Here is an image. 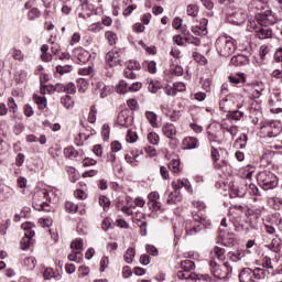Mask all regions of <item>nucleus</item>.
<instances>
[{
    "label": "nucleus",
    "instance_id": "obj_1",
    "mask_svg": "<svg viewBox=\"0 0 282 282\" xmlns=\"http://www.w3.org/2000/svg\"><path fill=\"white\" fill-rule=\"evenodd\" d=\"M215 48L219 56L228 58L232 56L237 50V40L228 35H221L216 40Z\"/></svg>",
    "mask_w": 282,
    "mask_h": 282
},
{
    "label": "nucleus",
    "instance_id": "obj_2",
    "mask_svg": "<svg viewBox=\"0 0 282 282\" xmlns=\"http://www.w3.org/2000/svg\"><path fill=\"white\" fill-rule=\"evenodd\" d=\"M209 270L219 281H228L232 276V265L230 262H225L224 264H218L215 260L209 262Z\"/></svg>",
    "mask_w": 282,
    "mask_h": 282
},
{
    "label": "nucleus",
    "instance_id": "obj_3",
    "mask_svg": "<svg viewBox=\"0 0 282 282\" xmlns=\"http://www.w3.org/2000/svg\"><path fill=\"white\" fill-rule=\"evenodd\" d=\"M259 19L260 20H257V22L261 28L256 31L257 37L260 40L270 39L272 36V29H270V25L276 23V15H264L259 17Z\"/></svg>",
    "mask_w": 282,
    "mask_h": 282
},
{
    "label": "nucleus",
    "instance_id": "obj_4",
    "mask_svg": "<svg viewBox=\"0 0 282 282\" xmlns=\"http://www.w3.org/2000/svg\"><path fill=\"white\" fill-rule=\"evenodd\" d=\"M257 182L263 191H272L279 186V177L268 170L257 174Z\"/></svg>",
    "mask_w": 282,
    "mask_h": 282
},
{
    "label": "nucleus",
    "instance_id": "obj_5",
    "mask_svg": "<svg viewBox=\"0 0 282 282\" xmlns=\"http://www.w3.org/2000/svg\"><path fill=\"white\" fill-rule=\"evenodd\" d=\"M239 282H258L262 279H265V270L261 268H256L252 270L251 268H243L239 275Z\"/></svg>",
    "mask_w": 282,
    "mask_h": 282
},
{
    "label": "nucleus",
    "instance_id": "obj_6",
    "mask_svg": "<svg viewBox=\"0 0 282 282\" xmlns=\"http://www.w3.org/2000/svg\"><path fill=\"white\" fill-rule=\"evenodd\" d=\"M248 10L254 14L257 21H260L259 17H276L263 0H252L248 6Z\"/></svg>",
    "mask_w": 282,
    "mask_h": 282
},
{
    "label": "nucleus",
    "instance_id": "obj_7",
    "mask_svg": "<svg viewBox=\"0 0 282 282\" xmlns=\"http://www.w3.org/2000/svg\"><path fill=\"white\" fill-rule=\"evenodd\" d=\"M50 191L47 189H39L33 195V208L35 210H45L46 213H50Z\"/></svg>",
    "mask_w": 282,
    "mask_h": 282
},
{
    "label": "nucleus",
    "instance_id": "obj_8",
    "mask_svg": "<svg viewBox=\"0 0 282 282\" xmlns=\"http://www.w3.org/2000/svg\"><path fill=\"white\" fill-rule=\"evenodd\" d=\"M192 270H195V262L193 260H183L181 262V270L176 273L177 279L182 281H193L195 276H193Z\"/></svg>",
    "mask_w": 282,
    "mask_h": 282
},
{
    "label": "nucleus",
    "instance_id": "obj_9",
    "mask_svg": "<svg viewBox=\"0 0 282 282\" xmlns=\"http://www.w3.org/2000/svg\"><path fill=\"white\" fill-rule=\"evenodd\" d=\"M80 4L77 7V12L79 19H89L90 17H94V4L89 3L88 0H79Z\"/></svg>",
    "mask_w": 282,
    "mask_h": 282
},
{
    "label": "nucleus",
    "instance_id": "obj_10",
    "mask_svg": "<svg viewBox=\"0 0 282 282\" xmlns=\"http://www.w3.org/2000/svg\"><path fill=\"white\" fill-rule=\"evenodd\" d=\"M274 129L268 132V138H276L281 133V122L274 120H265L260 122V129Z\"/></svg>",
    "mask_w": 282,
    "mask_h": 282
},
{
    "label": "nucleus",
    "instance_id": "obj_11",
    "mask_svg": "<svg viewBox=\"0 0 282 282\" xmlns=\"http://www.w3.org/2000/svg\"><path fill=\"white\" fill-rule=\"evenodd\" d=\"M195 36H206L208 34V19L202 18L199 24L192 26Z\"/></svg>",
    "mask_w": 282,
    "mask_h": 282
},
{
    "label": "nucleus",
    "instance_id": "obj_12",
    "mask_svg": "<svg viewBox=\"0 0 282 282\" xmlns=\"http://www.w3.org/2000/svg\"><path fill=\"white\" fill-rule=\"evenodd\" d=\"M117 58H120V50L118 48L109 51L106 54V62L110 63V67H113L116 65H122V61L120 59L116 61Z\"/></svg>",
    "mask_w": 282,
    "mask_h": 282
},
{
    "label": "nucleus",
    "instance_id": "obj_13",
    "mask_svg": "<svg viewBox=\"0 0 282 282\" xmlns=\"http://www.w3.org/2000/svg\"><path fill=\"white\" fill-rule=\"evenodd\" d=\"M185 150L199 149V140L195 137H185L182 141Z\"/></svg>",
    "mask_w": 282,
    "mask_h": 282
},
{
    "label": "nucleus",
    "instance_id": "obj_14",
    "mask_svg": "<svg viewBox=\"0 0 282 282\" xmlns=\"http://www.w3.org/2000/svg\"><path fill=\"white\" fill-rule=\"evenodd\" d=\"M117 124H120V127H124L126 129L129 128L131 124V117H129V110H122L119 112L117 118Z\"/></svg>",
    "mask_w": 282,
    "mask_h": 282
},
{
    "label": "nucleus",
    "instance_id": "obj_15",
    "mask_svg": "<svg viewBox=\"0 0 282 282\" xmlns=\"http://www.w3.org/2000/svg\"><path fill=\"white\" fill-rule=\"evenodd\" d=\"M204 228V225H195L192 220L186 221L185 230L186 235H197V232H202V229Z\"/></svg>",
    "mask_w": 282,
    "mask_h": 282
},
{
    "label": "nucleus",
    "instance_id": "obj_16",
    "mask_svg": "<svg viewBox=\"0 0 282 282\" xmlns=\"http://www.w3.org/2000/svg\"><path fill=\"white\" fill-rule=\"evenodd\" d=\"M227 257L230 261L234 263H237L238 261H241L243 257H246V251L243 249H238L236 251H229L227 253Z\"/></svg>",
    "mask_w": 282,
    "mask_h": 282
},
{
    "label": "nucleus",
    "instance_id": "obj_17",
    "mask_svg": "<svg viewBox=\"0 0 282 282\" xmlns=\"http://www.w3.org/2000/svg\"><path fill=\"white\" fill-rule=\"evenodd\" d=\"M229 21L234 25H241V23L246 21V13H242L241 11H236L229 17Z\"/></svg>",
    "mask_w": 282,
    "mask_h": 282
},
{
    "label": "nucleus",
    "instance_id": "obj_18",
    "mask_svg": "<svg viewBox=\"0 0 282 282\" xmlns=\"http://www.w3.org/2000/svg\"><path fill=\"white\" fill-rule=\"evenodd\" d=\"M248 63V56L243 54H238L231 57L230 65H234L235 67H241V65H247Z\"/></svg>",
    "mask_w": 282,
    "mask_h": 282
},
{
    "label": "nucleus",
    "instance_id": "obj_19",
    "mask_svg": "<svg viewBox=\"0 0 282 282\" xmlns=\"http://www.w3.org/2000/svg\"><path fill=\"white\" fill-rule=\"evenodd\" d=\"M162 132L165 138L173 140V137L175 135V133H177V130L175 129V126L173 123H166L165 126H163Z\"/></svg>",
    "mask_w": 282,
    "mask_h": 282
},
{
    "label": "nucleus",
    "instance_id": "obj_20",
    "mask_svg": "<svg viewBox=\"0 0 282 282\" xmlns=\"http://www.w3.org/2000/svg\"><path fill=\"white\" fill-rule=\"evenodd\" d=\"M43 278L45 281H50V279H61V273L52 268H46L43 272Z\"/></svg>",
    "mask_w": 282,
    "mask_h": 282
},
{
    "label": "nucleus",
    "instance_id": "obj_21",
    "mask_svg": "<svg viewBox=\"0 0 282 282\" xmlns=\"http://www.w3.org/2000/svg\"><path fill=\"white\" fill-rule=\"evenodd\" d=\"M182 199V196L180 195V192L177 189H174V192L170 193L166 199V204H177Z\"/></svg>",
    "mask_w": 282,
    "mask_h": 282
},
{
    "label": "nucleus",
    "instance_id": "obj_22",
    "mask_svg": "<svg viewBox=\"0 0 282 282\" xmlns=\"http://www.w3.org/2000/svg\"><path fill=\"white\" fill-rule=\"evenodd\" d=\"M145 118L150 122L151 127L158 128V115L153 111H145Z\"/></svg>",
    "mask_w": 282,
    "mask_h": 282
},
{
    "label": "nucleus",
    "instance_id": "obj_23",
    "mask_svg": "<svg viewBox=\"0 0 282 282\" xmlns=\"http://www.w3.org/2000/svg\"><path fill=\"white\" fill-rule=\"evenodd\" d=\"M142 66L148 69V72L150 74H155L158 72V64L155 63V61H144Z\"/></svg>",
    "mask_w": 282,
    "mask_h": 282
},
{
    "label": "nucleus",
    "instance_id": "obj_24",
    "mask_svg": "<svg viewBox=\"0 0 282 282\" xmlns=\"http://www.w3.org/2000/svg\"><path fill=\"white\" fill-rule=\"evenodd\" d=\"M193 219L196 224H199V226H205V228H210V223L206 220V218L202 217L199 214H192Z\"/></svg>",
    "mask_w": 282,
    "mask_h": 282
},
{
    "label": "nucleus",
    "instance_id": "obj_25",
    "mask_svg": "<svg viewBox=\"0 0 282 282\" xmlns=\"http://www.w3.org/2000/svg\"><path fill=\"white\" fill-rule=\"evenodd\" d=\"M161 88L162 84L159 80H150L148 85V90L151 91V94H158Z\"/></svg>",
    "mask_w": 282,
    "mask_h": 282
},
{
    "label": "nucleus",
    "instance_id": "obj_26",
    "mask_svg": "<svg viewBox=\"0 0 282 282\" xmlns=\"http://www.w3.org/2000/svg\"><path fill=\"white\" fill-rule=\"evenodd\" d=\"M132 155V156H131ZM130 154L124 155L126 162L130 164L131 166H138V158H140V154H135L133 151Z\"/></svg>",
    "mask_w": 282,
    "mask_h": 282
},
{
    "label": "nucleus",
    "instance_id": "obj_27",
    "mask_svg": "<svg viewBox=\"0 0 282 282\" xmlns=\"http://www.w3.org/2000/svg\"><path fill=\"white\" fill-rule=\"evenodd\" d=\"M29 21H36V19H41V10L39 8H31L28 12Z\"/></svg>",
    "mask_w": 282,
    "mask_h": 282
},
{
    "label": "nucleus",
    "instance_id": "obj_28",
    "mask_svg": "<svg viewBox=\"0 0 282 282\" xmlns=\"http://www.w3.org/2000/svg\"><path fill=\"white\" fill-rule=\"evenodd\" d=\"M33 100L36 102L39 109H45L47 107V98L39 95H33Z\"/></svg>",
    "mask_w": 282,
    "mask_h": 282
},
{
    "label": "nucleus",
    "instance_id": "obj_29",
    "mask_svg": "<svg viewBox=\"0 0 282 282\" xmlns=\"http://www.w3.org/2000/svg\"><path fill=\"white\" fill-rule=\"evenodd\" d=\"M169 169L172 173H180L182 171L180 159H174L169 163Z\"/></svg>",
    "mask_w": 282,
    "mask_h": 282
},
{
    "label": "nucleus",
    "instance_id": "obj_30",
    "mask_svg": "<svg viewBox=\"0 0 282 282\" xmlns=\"http://www.w3.org/2000/svg\"><path fill=\"white\" fill-rule=\"evenodd\" d=\"M64 155L68 158V160H74V158H78V151H76L74 147H68L64 149Z\"/></svg>",
    "mask_w": 282,
    "mask_h": 282
},
{
    "label": "nucleus",
    "instance_id": "obj_31",
    "mask_svg": "<svg viewBox=\"0 0 282 282\" xmlns=\"http://www.w3.org/2000/svg\"><path fill=\"white\" fill-rule=\"evenodd\" d=\"M135 257V249L129 247L123 256L126 263H133Z\"/></svg>",
    "mask_w": 282,
    "mask_h": 282
},
{
    "label": "nucleus",
    "instance_id": "obj_32",
    "mask_svg": "<svg viewBox=\"0 0 282 282\" xmlns=\"http://www.w3.org/2000/svg\"><path fill=\"white\" fill-rule=\"evenodd\" d=\"M70 249L74 252H83V239L77 238L73 242H70Z\"/></svg>",
    "mask_w": 282,
    "mask_h": 282
},
{
    "label": "nucleus",
    "instance_id": "obj_33",
    "mask_svg": "<svg viewBox=\"0 0 282 282\" xmlns=\"http://www.w3.org/2000/svg\"><path fill=\"white\" fill-rule=\"evenodd\" d=\"M117 94H127L129 91V84L124 80H120L116 87Z\"/></svg>",
    "mask_w": 282,
    "mask_h": 282
},
{
    "label": "nucleus",
    "instance_id": "obj_34",
    "mask_svg": "<svg viewBox=\"0 0 282 282\" xmlns=\"http://www.w3.org/2000/svg\"><path fill=\"white\" fill-rule=\"evenodd\" d=\"M61 102L66 109H74V101H72V96L66 95L62 97Z\"/></svg>",
    "mask_w": 282,
    "mask_h": 282
},
{
    "label": "nucleus",
    "instance_id": "obj_35",
    "mask_svg": "<svg viewBox=\"0 0 282 282\" xmlns=\"http://www.w3.org/2000/svg\"><path fill=\"white\" fill-rule=\"evenodd\" d=\"M72 69H74V66H72V65H64V66L57 65L56 66V72L61 76H63L64 74H69L72 72Z\"/></svg>",
    "mask_w": 282,
    "mask_h": 282
},
{
    "label": "nucleus",
    "instance_id": "obj_36",
    "mask_svg": "<svg viewBox=\"0 0 282 282\" xmlns=\"http://www.w3.org/2000/svg\"><path fill=\"white\" fill-rule=\"evenodd\" d=\"M111 133V128H109V124L105 123L101 127V138L105 142H107L109 140V135Z\"/></svg>",
    "mask_w": 282,
    "mask_h": 282
},
{
    "label": "nucleus",
    "instance_id": "obj_37",
    "mask_svg": "<svg viewBox=\"0 0 282 282\" xmlns=\"http://www.w3.org/2000/svg\"><path fill=\"white\" fill-rule=\"evenodd\" d=\"M236 144L239 145V149H246L248 144V134H241L237 140Z\"/></svg>",
    "mask_w": 282,
    "mask_h": 282
},
{
    "label": "nucleus",
    "instance_id": "obj_38",
    "mask_svg": "<svg viewBox=\"0 0 282 282\" xmlns=\"http://www.w3.org/2000/svg\"><path fill=\"white\" fill-rule=\"evenodd\" d=\"M109 45H116V41H118V35L113 33L112 31H108L105 34Z\"/></svg>",
    "mask_w": 282,
    "mask_h": 282
},
{
    "label": "nucleus",
    "instance_id": "obj_39",
    "mask_svg": "<svg viewBox=\"0 0 282 282\" xmlns=\"http://www.w3.org/2000/svg\"><path fill=\"white\" fill-rule=\"evenodd\" d=\"M214 254H215V257H217L220 261H224V259H226V257L224 256V254H226V249L216 246V247H214Z\"/></svg>",
    "mask_w": 282,
    "mask_h": 282
},
{
    "label": "nucleus",
    "instance_id": "obj_40",
    "mask_svg": "<svg viewBox=\"0 0 282 282\" xmlns=\"http://www.w3.org/2000/svg\"><path fill=\"white\" fill-rule=\"evenodd\" d=\"M99 206H101L105 210L109 208V206H111V200L109 199V197L101 195L99 196Z\"/></svg>",
    "mask_w": 282,
    "mask_h": 282
},
{
    "label": "nucleus",
    "instance_id": "obj_41",
    "mask_svg": "<svg viewBox=\"0 0 282 282\" xmlns=\"http://www.w3.org/2000/svg\"><path fill=\"white\" fill-rule=\"evenodd\" d=\"M65 209H66V213H70L74 215L75 213H78V205H76L72 202H66Z\"/></svg>",
    "mask_w": 282,
    "mask_h": 282
},
{
    "label": "nucleus",
    "instance_id": "obj_42",
    "mask_svg": "<svg viewBox=\"0 0 282 282\" xmlns=\"http://www.w3.org/2000/svg\"><path fill=\"white\" fill-rule=\"evenodd\" d=\"M98 113V109H96V106H91L90 107V111H89V115H88V122L90 124H94L96 122V116Z\"/></svg>",
    "mask_w": 282,
    "mask_h": 282
},
{
    "label": "nucleus",
    "instance_id": "obj_43",
    "mask_svg": "<svg viewBox=\"0 0 282 282\" xmlns=\"http://www.w3.org/2000/svg\"><path fill=\"white\" fill-rule=\"evenodd\" d=\"M229 118H231V120H241V118H243V111L241 110H231L228 112Z\"/></svg>",
    "mask_w": 282,
    "mask_h": 282
},
{
    "label": "nucleus",
    "instance_id": "obj_44",
    "mask_svg": "<svg viewBox=\"0 0 282 282\" xmlns=\"http://www.w3.org/2000/svg\"><path fill=\"white\" fill-rule=\"evenodd\" d=\"M127 142L130 144H133L134 142H138V132H133L131 130H128L127 137H126Z\"/></svg>",
    "mask_w": 282,
    "mask_h": 282
},
{
    "label": "nucleus",
    "instance_id": "obj_45",
    "mask_svg": "<svg viewBox=\"0 0 282 282\" xmlns=\"http://www.w3.org/2000/svg\"><path fill=\"white\" fill-rule=\"evenodd\" d=\"M187 14L188 17H197L199 14V8L196 4L187 6Z\"/></svg>",
    "mask_w": 282,
    "mask_h": 282
},
{
    "label": "nucleus",
    "instance_id": "obj_46",
    "mask_svg": "<svg viewBox=\"0 0 282 282\" xmlns=\"http://www.w3.org/2000/svg\"><path fill=\"white\" fill-rule=\"evenodd\" d=\"M24 265L30 268V270H34V268H36V258H34V257L25 258Z\"/></svg>",
    "mask_w": 282,
    "mask_h": 282
},
{
    "label": "nucleus",
    "instance_id": "obj_47",
    "mask_svg": "<svg viewBox=\"0 0 282 282\" xmlns=\"http://www.w3.org/2000/svg\"><path fill=\"white\" fill-rule=\"evenodd\" d=\"M148 140L150 144H160V135L155 132H150L148 134Z\"/></svg>",
    "mask_w": 282,
    "mask_h": 282
},
{
    "label": "nucleus",
    "instance_id": "obj_48",
    "mask_svg": "<svg viewBox=\"0 0 282 282\" xmlns=\"http://www.w3.org/2000/svg\"><path fill=\"white\" fill-rule=\"evenodd\" d=\"M8 107L11 113H17V109L19 108V106L17 105V101H14V98L12 97H9L8 99Z\"/></svg>",
    "mask_w": 282,
    "mask_h": 282
},
{
    "label": "nucleus",
    "instance_id": "obj_49",
    "mask_svg": "<svg viewBox=\"0 0 282 282\" xmlns=\"http://www.w3.org/2000/svg\"><path fill=\"white\" fill-rule=\"evenodd\" d=\"M127 69H137V72H140L142 69V66L140 65V62L131 59L127 66Z\"/></svg>",
    "mask_w": 282,
    "mask_h": 282
},
{
    "label": "nucleus",
    "instance_id": "obj_50",
    "mask_svg": "<svg viewBox=\"0 0 282 282\" xmlns=\"http://www.w3.org/2000/svg\"><path fill=\"white\" fill-rule=\"evenodd\" d=\"M219 237H220V239H223V241H226V239H230V241H232V239H235V234H232V232L227 234L226 230L220 229Z\"/></svg>",
    "mask_w": 282,
    "mask_h": 282
},
{
    "label": "nucleus",
    "instance_id": "obj_51",
    "mask_svg": "<svg viewBox=\"0 0 282 282\" xmlns=\"http://www.w3.org/2000/svg\"><path fill=\"white\" fill-rule=\"evenodd\" d=\"M30 246H32V240L30 238H22L20 241L21 250H29Z\"/></svg>",
    "mask_w": 282,
    "mask_h": 282
},
{
    "label": "nucleus",
    "instance_id": "obj_52",
    "mask_svg": "<svg viewBox=\"0 0 282 282\" xmlns=\"http://www.w3.org/2000/svg\"><path fill=\"white\" fill-rule=\"evenodd\" d=\"M148 207H149V210H151L152 213H155L160 210V208H162V206L160 205V202L158 200L148 202Z\"/></svg>",
    "mask_w": 282,
    "mask_h": 282
},
{
    "label": "nucleus",
    "instance_id": "obj_53",
    "mask_svg": "<svg viewBox=\"0 0 282 282\" xmlns=\"http://www.w3.org/2000/svg\"><path fill=\"white\" fill-rule=\"evenodd\" d=\"M64 94H67V96L74 95L76 94V85H74V83H68L67 85H65V90Z\"/></svg>",
    "mask_w": 282,
    "mask_h": 282
},
{
    "label": "nucleus",
    "instance_id": "obj_54",
    "mask_svg": "<svg viewBox=\"0 0 282 282\" xmlns=\"http://www.w3.org/2000/svg\"><path fill=\"white\" fill-rule=\"evenodd\" d=\"M249 193H250V195H253L254 197H261V191L254 184L249 185Z\"/></svg>",
    "mask_w": 282,
    "mask_h": 282
},
{
    "label": "nucleus",
    "instance_id": "obj_55",
    "mask_svg": "<svg viewBox=\"0 0 282 282\" xmlns=\"http://www.w3.org/2000/svg\"><path fill=\"white\" fill-rule=\"evenodd\" d=\"M145 251L148 254H151V257H158L159 254L158 248L153 245H145Z\"/></svg>",
    "mask_w": 282,
    "mask_h": 282
},
{
    "label": "nucleus",
    "instance_id": "obj_56",
    "mask_svg": "<svg viewBox=\"0 0 282 282\" xmlns=\"http://www.w3.org/2000/svg\"><path fill=\"white\" fill-rule=\"evenodd\" d=\"M186 43H189L192 45H195L196 47H199L202 45V40L198 37L192 36V37H185Z\"/></svg>",
    "mask_w": 282,
    "mask_h": 282
},
{
    "label": "nucleus",
    "instance_id": "obj_57",
    "mask_svg": "<svg viewBox=\"0 0 282 282\" xmlns=\"http://www.w3.org/2000/svg\"><path fill=\"white\" fill-rule=\"evenodd\" d=\"M122 276H123V279H129V278L133 276V271H131V267H129V265L123 267Z\"/></svg>",
    "mask_w": 282,
    "mask_h": 282
},
{
    "label": "nucleus",
    "instance_id": "obj_58",
    "mask_svg": "<svg viewBox=\"0 0 282 282\" xmlns=\"http://www.w3.org/2000/svg\"><path fill=\"white\" fill-rule=\"evenodd\" d=\"M160 175H161L162 180H170L169 169L164 165H161L160 166Z\"/></svg>",
    "mask_w": 282,
    "mask_h": 282
},
{
    "label": "nucleus",
    "instance_id": "obj_59",
    "mask_svg": "<svg viewBox=\"0 0 282 282\" xmlns=\"http://www.w3.org/2000/svg\"><path fill=\"white\" fill-rule=\"evenodd\" d=\"M184 186H185V183L183 180H177L176 182H172V188H174V191L180 192V189L184 188Z\"/></svg>",
    "mask_w": 282,
    "mask_h": 282
},
{
    "label": "nucleus",
    "instance_id": "obj_60",
    "mask_svg": "<svg viewBox=\"0 0 282 282\" xmlns=\"http://www.w3.org/2000/svg\"><path fill=\"white\" fill-rule=\"evenodd\" d=\"M96 164H98V161L91 158H85L83 161V166H96Z\"/></svg>",
    "mask_w": 282,
    "mask_h": 282
},
{
    "label": "nucleus",
    "instance_id": "obj_61",
    "mask_svg": "<svg viewBox=\"0 0 282 282\" xmlns=\"http://www.w3.org/2000/svg\"><path fill=\"white\" fill-rule=\"evenodd\" d=\"M210 154L213 162H219V150H217L215 147H212Z\"/></svg>",
    "mask_w": 282,
    "mask_h": 282
},
{
    "label": "nucleus",
    "instance_id": "obj_62",
    "mask_svg": "<svg viewBox=\"0 0 282 282\" xmlns=\"http://www.w3.org/2000/svg\"><path fill=\"white\" fill-rule=\"evenodd\" d=\"M93 153H95L97 158H102V145L101 144L94 145Z\"/></svg>",
    "mask_w": 282,
    "mask_h": 282
},
{
    "label": "nucleus",
    "instance_id": "obj_63",
    "mask_svg": "<svg viewBox=\"0 0 282 282\" xmlns=\"http://www.w3.org/2000/svg\"><path fill=\"white\" fill-rule=\"evenodd\" d=\"M275 63H282V47L278 48L273 55Z\"/></svg>",
    "mask_w": 282,
    "mask_h": 282
},
{
    "label": "nucleus",
    "instance_id": "obj_64",
    "mask_svg": "<svg viewBox=\"0 0 282 282\" xmlns=\"http://www.w3.org/2000/svg\"><path fill=\"white\" fill-rule=\"evenodd\" d=\"M272 78H276L282 83V70L281 69H274L271 74Z\"/></svg>",
    "mask_w": 282,
    "mask_h": 282
}]
</instances>
